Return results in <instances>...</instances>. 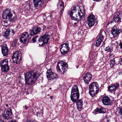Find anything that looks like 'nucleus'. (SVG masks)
Returning <instances> with one entry per match:
<instances>
[{
  "label": "nucleus",
  "mask_w": 122,
  "mask_h": 122,
  "mask_svg": "<svg viewBox=\"0 0 122 122\" xmlns=\"http://www.w3.org/2000/svg\"><path fill=\"white\" fill-rule=\"evenodd\" d=\"M2 24L4 27H7L8 25V22L6 21H3L2 22Z\"/></svg>",
  "instance_id": "obj_33"
},
{
  "label": "nucleus",
  "mask_w": 122,
  "mask_h": 122,
  "mask_svg": "<svg viewBox=\"0 0 122 122\" xmlns=\"http://www.w3.org/2000/svg\"><path fill=\"white\" fill-rule=\"evenodd\" d=\"M21 54L20 52H15L12 56V58L13 63L17 64L19 63L21 60Z\"/></svg>",
  "instance_id": "obj_6"
},
{
  "label": "nucleus",
  "mask_w": 122,
  "mask_h": 122,
  "mask_svg": "<svg viewBox=\"0 0 122 122\" xmlns=\"http://www.w3.org/2000/svg\"><path fill=\"white\" fill-rule=\"evenodd\" d=\"M17 40V39H15L12 42V45L13 47H15L16 46Z\"/></svg>",
  "instance_id": "obj_32"
},
{
  "label": "nucleus",
  "mask_w": 122,
  "mask_h": 122,
  "mask_svg": "<svg viewBox=\"0 0 122 122\" xmlns=\"http://www.w3.org/2000/svg\"><path fill=\"white\" fill-rule=\"evenodd\" d=\"M79 97L78 89L76 86L75 85L72 88L70 96L71 99L73 102H75L78 100Z\"/></svg>",
  "instance_id": "obj_2"
},
{
  "label": "nucleus",
  "mask_w": 122,
  "mask_h": 122,
  "mask_svg": "<svg viewBox=\"0 0 122 122\" xmlns=\"http://www.w3.org/2000/svg\"><path fill=\"white\" fill-rule=\"evenodd\" d=\"M46 76L48 80H52L56 79L57 77V74L53 72L50 70H47L46 72Z\"/></svg>",
  "instance_id": "obj_9"
},
{
  "label": "nucleus",
  "mask_w": 122,
  "mask_h": 122,
  "mask_svg": "<svg viewBox=\"0 0 122 122\" xmlns=\"http://www.w3.org/2000/svg\"><path fill=\"white\" fill-rule=\"evenodd\" d=\"M25 109L26 110L28 109L26 105H25Z\"/></svg>",
  "instance_id": "obj_42"
},
{
  "label": "nucleus",
  "mask_w": 122,
  "mask_h": 122,
  "mask_svg": "<svg viewBox=\"0 0 122 122\" xmlns=\"http://www.w3.org/2000/svg\"><path fill=\"white\" fill-rule=\"evenodd\" d=\"M14 16V15H13V16H12V18H13V16Z\"/></svg>",
  "instance_id": "obj_49"
},
{
  "label": "nucleus",
  "mask_w": 122,
  "mask_h": 122,
  "mask_svg": "<svg viewBox=\"0 0 122 122\" xmlns=\"http://www.w3.org/2000/svg\"><path fill=\"white\" fill-rule=\"evenodd\" d=\"M119 46H120V48L122 49V42H121L119 44Z\"/></svg>",
  "instance_id": "obj_40"
},
{
  "label": "nucleus",
  "mask_w": 122,
  "mask_h": 122,
  "mask_svg": "<svg viewBox=\"0 0 122 122\" xmlns=\"http://www.w3.org/2000/svg\"><path fill=\"white\" fill-rule=\"evenodd\" d=\"M10 33V30H7L5 32L4 35V36L7 39L8 38Z\"/></svg>",
  "instance_id": "obj_31"
},
{
  "label": "nucleus",
  "mask_w": 122,
  "mask_h": 122,
  "mask_svg": "<svg viewBox=\"0 0 122 122\" xmlns=\"http://www.w3.org/2000/svg\"><path fill=\"white\" fill-rule=\"evenodd\" d=\"M117 60V58H115L110 60V65L111 67H113L116 64Z\"/></svg>",
  "instance_id": "obj_28"
},
{
  "label": "nucleus",
  "mask_w": 122,
  "mask_h": 122,
  "mask_svg": "<svg viewBox=\"0 0 122 122\" xmlns=\"http://www.w3.org/2000/svg\"><path fill=\"white\" fill-rule=\"evenodd\" d=\"M28 36V34L27 32H25L22 33L19 39L20 42L25 44L26 41Z\"/></svg>",
  "instance_id": "obj_17"
},
{
  "label": "nucleus",
  "mask_w": 122,
  "mask_h": 122,
  "mask_svg": "<svg viewBox=\"0 0 122 122\" xmlns=\"http://www.w3.org/2000/svg\"><path fill=\"white\" fill-rule=\"evenodd\" d=\"M12 112L10 108L5 109L2 113V117L5 119H8L12 117Z\"/></svg>",
  "instance_id": "obj_10"
},
{
  "label": "nucleus",
  "mask_w": 122,
  "mask_h": 122,
  "mask_svg": "<svg viewBox=\"0 0 122 122\" xmlns=\"http://www.w3.org/2000/svg\"><path fill=\"white\" fill-rule=\"evenodd\" d=\"M1 0H0V4L1 3Z\"/></svg>",
  "instance_id": "obj_48"
},
{
  "label": "nucleus",
  "mask_w": 122,
  "mask_h": 122,
  "mask_svg": "<svg viewBox=\"0 0 122 122\" xmlns=\"http://www.w3.org/2000/svg\"><path fill=\"white\" fill-rule=\"evenodd\" d=\"M29 122H31V121H29Z\"/></svg>",
  "instance_id": "obj_51"
},
{
  "label": "nucleus",
  "mask_w": 122,
  "mask_h": 122,
  "mask_svg": "<svg viewBox=\"0 0 122 122\" xmlns=\"http://www.w3.org/2000/svg\"><path fill=\"white\" fill-rule=\"evenodd\" d=\"M1 51L2 53L4 56H6L8 54L9 49L6 45H4L1 47Z\"/></svg>",
  "instance_id": "obj_23"
},
{
  "label": "nucleus",
  "mask_w": 122,
  "mask_h": 122,
  "mask_svg": "<svg viewBox=\"0 0 122 122\" xmlns=\"http://www.w3.org/2000/svg\"><path fill=\"white\" fill-rule=\"evenodd\" d=\"M0 122H5L2 119L0 118Z\"/></svg>",
  "instance_id": "obj_41"
},
{
  "label": "nucleus",
  "mask_w": 122,
  "mask_h": 122,
  "mask_svg": "<svg viewBox=\"0 0 122 122\" xmlns=\"http://www.w3.org/2000/svg\"><path fill=\"white\" fill-rule=\"evenodd\" d=\"M95 112H97L100 113H105L106 110L105 108L103 107H101L99 109H97L94 111Z\"/></svg>",
  "instance_id": "obj_25"
},
{
  "label": "nucleus",
  "mask_w": 122,
  "mask_h": 122,
  "mask_svg": "<svg viewBox=\"0 0 122 122\" xmlns=\"http://www.w3.org/2000/svg\"><path fill=\"white\" fill-rule=\"evenodd\" d=\"M50 99H52V96H51L50 97Z\"/></svg>",
  "instance_id": "obj_45"
},
{
  "label": "nucleus",
  "mask_w": 122,
  "mask_h": 122,
  "mask_svg": "<svg viewBox=\"0 0 122 122\" xmlns=\"http://www.w3.org/2000/svg\"><path fill=\"white\" fill-rule=\"evenodd\" d=\"M88 24L89 27H91L94 25L96 21L94 15L90 14L87 19Z\"/></svg>",
  "instance_id": "obj_12"
},
{
  "label": "nucleus",
  "mask_w": 122,
  "mask_h": 122,
  "mask_svg": "<svg viewBox=\"0 0 122 122\" xmlns=\"http://www.w3.org/2000/svg\"><path fill=\"white\" fill-rule=\"evenodd\" d=\"M38 37V36H35V37H33L32 39V40L34 42H36V39Z\"/></svg>",
  "instance_id": "obj_37"
},
{
  "label": "nucleus",
  "mask_w": 122,
  "mask_h": 122,
  "mask_svg": "<svg viewBox=\"0 0 122 122\" xmlns=\"http://www.w3.org/2000/svg\"><path fill=\"white\" fill-rule=\"evenodd\" d=\"M41 31V28L40 27L36 26L33 27L32 30L30 31V35L31 36L36 35L40 32Z\"/></svg>",
  "instance_id": "obj_19"
},
{
  "label": "nucleus",
  "mask_w": 122,
  "mask_h": 122,
  "mask_svg": "<svg viewBox=\"0 0 122 122\" xmlns=\"http://www.w3.org/2000/svg\"><path fill=\"white\" fill-rule=\"evenodd\" d=\"M78 23V22H77L76 23H74V24L75 25H76Z\"/></svg>",
  "instance_id": "obj_43"
},
{
  "label": "nucleus",
  "mask_w": 122,
  "mask_h": 122,
  "mask_svg": "<svg viewBox=\"0 0 122 122\" xmlns=\"http://www.w3.org/2000/svg\"><path fill=\"white\" fill-rule=\"evenodd\" d=\"M10 30V32H11V33H14L15 32L14 30L13 29H8Z\"/></svg>",
  "instance_id": "obj_39"
},
{
  "label": "nucleus",
  "mask_w": 122,
  "mask_h": 122,
  "mask_svg": "<svg viewBox=\"0 0 122 122\" xmlns=\"http://www.w3.org/2000/svg\"><path fill=\"white\" fill-rule=\"evenodd\" d=\"M8 61L7 59H5L0 62V66H2L9 65L8 64Z\"/></svg>",
  "instance_id": "obj_26"
},
{
  "label": "nucleus",
  "mask_w": 122,
  "mask_h": 122,
  "mask_svg": "<svg viewBox=\"0 0 122 122\" xmlns=\"http://www.w3.org/2000/svg\"><path fill=\"white\" fill-rule=\"evenodd\" d=\"M121 73H120V72H119L118 73V74L119 75H120Z\"/></svg>",
  "instance_id": "obj_46"
},
{
  "label": "nucleus",
  "mask_w": 122,
  "mask_h": 122,
  "mask_svg": "<svg viewBox=\"0 0 122 122\" xmlns=\"http://www.w3.org/2000/svg\"><path fill=\"white\" fill-rule=\"evenodd\" d=\"M51 15H50V14H45V16H48V17H47V18H50L51 16Z\"/></svg>",
  "instance_id": "obj_38"
},
{
  "label": "nucleus",
  "mask_w": 122,
  "mask_h": 122,
  "mask_svg": "<svg viewBox=\"0 0 122 122\" xmlns=\"http://www.w3.org/2000/svg\"><path fill=\"white\" fill-rule=\"evenodd\" d=\"M70 49L68 44L67 43H63L60 46V50L61 54H66L68 52Z\"/></svg>",
  "instance_id": "obj_8"
},
{
  "label": "nucleus",
  "mask_w": 122,
  "mask_h": 122,
  "mask_svg": "<svg viewBox=\"0 0 122 122\" xmlns=\"http://www.w3.org/2000/svg\"><path fill=\"white\" fill-rule=\"evenodd\" d=\"M113 48L112 47L108 46L106 47L105 50V51L108 52H111Z\"/></svg>",
  "instance_id": "obj_34"
},
{
  "label": "nucleus",
  "mask_w": 122,
  "mask_h": 122,
  "mask_svg": "<svg viewBox=\"0 0 122 122\" xmlns=\"http://www.w3.org/2000/svg\"><path fill=\"white\" fill-rule=\"evenodd\" d=\"M12 16L13 14L8 9H6L3 12L2 15L3 19L8 20L12 22L15 21L17 19L16 15L15 14L13 17V18H12Z\"/></svg>",
  "instance_id": "obj_3"
},
{
  "label": "nucleus",
  "mask_w": 122,
  "mask_h": 122,
  "mask_svg": "<svg viewBox=\"0 0 122 122\" xmlns=\"http://www.w3.org/2000/svg\"><path fill=\"white\" fill-rule=\"evenodd\" d=\"M103 39V36L102 34H100L97 40L95 43V45L97 47L99 46Z\"/></svg>",
  "instance_id": "obj_22"
},
{
  "label": "nucleus",
  "mask_w": 122,
  "mask_h": 122,
  "mask_svg": "<svg viewBox=\"0 0 122 122\" xmlns=\"http://www.w3.org/2000/svg\"><path fill=\"white\" fill-rule=\"evenodd\" d=\"M76 10L75 9V7H73L71 8V10H70L68 11V13L70 16H71L72 15L73 13L76 12Z\"/></svg>",
  "instance_id": "obj_29"
},
{
  "label": "nucleus",
  "mask_w": 122,
  "mask_h": 122,
  "mask_svg": "<svg viewBox=\"0 0 122 122\" xmlns=\"http://www.w3.org/2000/svg\"><path fill=\"white\" fill-rule=\"evenodd\" d=\"M64 3L63 1L61 0L59 1L57 4V7L58 10L60 11L59 14L60 16H61L62 12L64 10Z\"/></svg>",
  "instance_id": "obj_16"
},
{
  "label": "nucleus",
  "mask_w": 122,
  "mask_h": 122,
  "mask_svg": "<svg viewBox=\"0 0 122 122\" xmlns=\"http://www.w3.org/2000/svg\"><path fill=\"white\" fill-rule=\"evenodd\" d=\"M117 112L118 116L121 115L122 114V108H121L117 111Z\"/></svg>",
  "instance_id": "obj_36"
},
{
  "label": "nucleus",
  "mask_w": 122,
  "mask_h": 122,
  "mask_svg": "<svg viewBox=\"0 0 122 122\" xmlns=\"http://www.w3.org/2000/svg\"><path fill=\"white\" fill-rule=\"evenodd\" d=\"M2 71L4 72H7L9 70V65L0 66Z\"/></svg>",
  "instance_id": "obj_27"
},
{
  "label": "nucleus",
  "mask_w": 122,
  "mask_h": 122,
  "mask_svg": "<svg viewBox=\"0 0 122 122\" xmlns=\"http://www.w3.org/2000/svg\"><path fill=\"white\" fill-rule=\"evenodd\" d=\"M119 84L117 82H116L111 86H109L108 87V90L111 93L114 92L116 89L118 87Z\"/></svg>",
  "instance_id": "obj_14"
},
{
  "label": "nucleus",
  "mask_w": 122,
  "mask_h": 122,
  "mask_svg": "<svg viewBox=\"0 0 122 122\" xmlns=\"http://www.w3.org/2000/svg\"><path fill=\"white\" fill-rule=\"evenodd\" d=\"M77 108L78 110L81 111L82 109L83 105V101L81 99L79 100L76 102Z\"/></svg>",
  "instance_id": "obj_24"
},
{
  "label": "nucleus",
  "mask_w": 122,
  "mask_h": 122,
  "mask_svg": "<svg viewBox=\"0 0 122 122\" xmlns=\"http://www.w3.org/2000/svg\"><path fill=\"white\" fill-rule=\"evenodd\" d=\"M84 11L82 12L81 10H79L77 14H76V18L72 16V15L70 16L71 17L72 20L78 21L81 20L82 18L84 17Z\"/></svg>",
  "instance_id": "obj_7"
},
{
  "label": "nucleus",
  "mask_w": 122,
  "mask_h": 122,
  "mask_svg": "<svg viewBox=\"0 0 122 122\" xmlns=\"http://www.w3.org/2000/svg\"><path fill=\"white\" fill-rule=\"evenodd\" d=\"M121 85H122V83H121Z\"/></svg>",
  "instance_id": "obj_52"
},
{
  "label": "nucleus",
  "mask_w": 122,
  "mask_h": 122,
  "mask_svg": "<svg viewBox=\"0 0 122 122\" xmlns=\"http://www.w3.org/2000/svg\"><path fill=\"white\" fill-rule=\"evenodd\" d=\"M102 101L105 105H108L112 104V101L110 97L105 95H103L102 98Z\"/></svg>",
  "instance_id": "obj_11"
},
{
  "label": "nucleus",
  "mask_w": 122,
  "mask_h": 122,
  "mask_svg": "<svg viewBox=\"0 0 122 122\" xmlns=\"http://www.w3.org/2000/svg\"><path fill=\"white\" fill-rule=\"evenodd\" d=\"M44 0H33L34 6L40 8L43 5Z\"/></svg>",
  "instance_id": "obj_20"
},
{
  "label": "nucleus",
  "mask_w": 122,
  "mask_h": 122,
  "mask_svg": "<svg viewBox=\"0 0 122 122\" xmlns=\"http://www.w3.org/2000/svg\"><path fill=\"white\" fill-rule=\"evenodd\" d=\"M98 91H95L93 90H89V93L90 95L92 97L96 95Z\"/></svg>",
  "instance_id": "obj_30"
},
{
  "label": "nucleus",
  "mask_w": 122,
  "mask_h": 122,
  "mask_svg": "<svg viewBox=\"0 0 122 122\" xmlns=\"http://www.w3.org/2000/svg\"><path fill=\"white\" fill-rule=\"evenodd\" d=\"M112 29L111 33L114 37H116L119 36V34L121 32L120 30L118 29L115 26L112 27Z\"/></svg>",
  "instance_id": "obj_13"
},
{
  "label": "nucleus",
  "mask_w": 122,
  "mask_h": 122,
  "mask_svg": "<svg viewBox=\"0 0 122 122\" xmlns=\"http://www.w3.org/2000/svg\"><path fill=\"white\" fill-rule=\"evenodd\" d=\"M121 15L120 13H118L114 16L113 18L114 21L117 23H120L121 22Z\"/></svg>",
  "instance_id": "obj_21"
},
{
  "label": "nucleus",
  "mask_w": 122,
  "mask_h": 122,
  "mask_svg": "<svg viewBox=\"0 0 122 122\" xmlns=\"http://www.w3.org/2000/svg\"><path fill=\"white\" fill-rule=\"evenodd\" d=\"M41 28V31L42 30L43 31H46V26L43 25H41L40 27Z\"/></svg>",
  "instance_id": "obj_35"
},
{
  "label": "nucleus",
  "mask_w": 122,
  "mask_h": 122,
  "mask_svg": "<svg viewBox=\"0 0 122 122\" xmlns=\"http://www.w3.org/2000/svg\"><path fill=\"white\" fill-rule=\"evenodd\" d=\"M68 65L65 62L61 61H59L56 66V70L61 74L64 73L66 71L68 68Z\"/></svg>",
  "instance_id": "obj_4"
},
{
  "label": "nucleus",
  "mask_w": 122,
  "mask_h": 122,
  "mask_svg": "<svg viewBox=\"0 0 122 122\" xmlns=\"http://www.w3.org/2000/svg\"><path fill=\"white\" fill-rule=\"evenodd\" d=\"M92 77V75L89 73H86L83 77V79L86 83L88 84Z\"/></svg>",
  "instance_id": "obj_18"
},
{
  "label": "nucleus",
  "mask_w": 122,
  "mask_h": 122,
  "mask_svg": "<svg viewBox=\"0 0 122 122\" xmlns=\"http://www.w3.org/2000/svg\"><path fill=\"white\" fill-rule=\"evenodd\" d=\"M9 122H16V121H11Z\"/></svg>",
  "instance_id": "obj_44"
},
{
  "label": "nucleus",
  "mask_w": 122,
  "mask_h": 122,
  "mask_svg": "<svg viewBox=\"0 0 122 122\" xmlns=\"http://www.w3.org/2000/svg\"><path fill=\"white\" fill-rule=\"evenodd\" d=\"M99 89L98 84L96 82H92L89 85V90H92L95 91H99Z\"/></svg>",
  "instance_id": "obj_15"
},
{
  "label": "nucleus",
  "mask_w": 122,
  "mask_h": 122,
  "mask_svg": "<svg viewBox=\"0 0 122 122\" xmlns=\"http://www.w3.org/2000/svg\"><path fill=\"white\" fill-rule=\"evenodd\" d=\"M6 107H8V104H6Z\"/></svg>",
  "instance_id": "obj_47"
},
{
  "label": "nucleus",
  "mask_w": 122,
  "mask_h": 122,
  "mask_svg": "<svg viewBox=\"0 0 122 122\" xmlns=\"http://www.w3.org/2000/svg\"><path fill=\"white\" fill-rule=\"evenodd\" d=\"M37 73L33 71H29L26 72L25 75V83L28 85L34 84L37 78Z\"/></svg>",
  "instance_id": "obj_1"
},
{
  "label": "nucleus",
  "mask_w": 122,
  "mask_h": 122,
  "mask_svg": "<svg viewBox=\"0 0 122 122\" xmlns=\"http://www.w3.org/2000/svg\"><path fill=\"white\" fill-rule=\"evenodd\" d=\"M51 89V88H50V89Z\"/></svg>",
  "instance_id": "obj_50"
},
{
  "label": "nucleus",
  "mask_w": 122,
  "mask_h": 122,
  "mask_svg": "<svg viewBox=\"0 0 122 122\" xmlns=\"http://www.w3.org/2000/svg\"><path fill=\"white\" fill-rule=\"evenodd\" d=\"M49 36L48 33L46 32L44 35L41 36L38 40L39 46H42L47 44L49 40Z\"/></svg>",
  "instance_id": "obj_5"
}]
</instances>
